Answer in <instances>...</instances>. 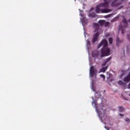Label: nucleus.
<instances>
[{"label": "nucleus", "instance_id": "nucleus-1", "mask_svg": "<svg viewBox=\"0 0 130 130\" xmlns=\"http://www.w3.org/2000/svg\"><path fill=\"white\" fill-rule=\"evenodd\" d=\"M107 45H108L107 40L105 39L103 40L98 46V49H99L101 46H103V48L101 49V55H100V52L99 51H95L92 53V57L98 58V59H101V58L104 57V56L110 55V49L108 48Z\"/></svg>", "mask_w": 130, "mask_h": 130}, {"label": "nucleus", "instance_id": "nucleus-2", "mask_svg": "<svg viewBox=\"0 0 130 130\" xmlns=\"http://www.w3.org/2000/svg\"><path fill=\"white\" fill-rule=\"evenodd\" d=\"M111 0H104V3H102L98 5L95 8V12L98 14L110 13L112 11L111 9L108 8H105L101 9L100 8H109V4H110Z\"/></svg>", "mask_w": 130, "mask_h": 130}, {"label": "nucleus", "instance_id": "nucleus-3", "mask_svg": "<svg viewBox=\"0 0 130 130\" xmlns=\"http://www.w3.org/2000/svg\"><path fill=\"white\" fill-rule=\"evenodd\" d=\"M93 28L95 29L94 32H97L95 34H94L93 36L92 39V43H95L97 40H98V37H99V29L100 28V26L98 23H93Z\"/></svg>", "mask_w": 130, "mask_h": 130}, {"label": "nucleus", "instance_id": "nucleus-4", "mask_svg": "<svg viewBox=\"0 0 130 130\" xmlns=\"http://www.w3.org/2000/svg\"><path fill=\"white\" fill-rule=\"evenodd\" d=\"M92 105L94 107H95L96 111H97V112H101V111L103 110V108H104V106L102 105V104H101L98 106L97 102H95L94 101H93Z\"/></svg>", "mask_w": 130, "mask_h": 130}, {"label": "nucleus", "instance_id": "nucleus-5", "mask_svg": "<svg viewBox=\"0 0 130 130\" xmlns=\"http://www.w3.org/2000/svg\"><path fill=\"white\" fill-rule=\"evenodd\" d=\"M122 22L124 24V26H121V25H120L119 28L121 30L122 34H124V30H125V28H127L128 24H127L126 19H125L124 17L123 18Z\"/></svg>", "mask_w": 130, "mask_h": 130}, {"label": "nucleus", "instance_id": "nucleus-6", "mask_svg": "<svg viewBox=\"0 0 130 130\" xmlns=\"http://www.w3.org/2000/svg\"><path fill=\"white\" fill-rule=\"evenodd\" d=\"M89 74L91 76V77H94L96 74V70L94 69V67L91 66L90 68V71H89Z\"/></svg>", "mask_w": 130, "mask_h": 130}, {"label": "nucleus", "instance_id": "nucleus-7", "mask_svg": "<svg viewBox=\"0 0 130 130\" xmlns=\"http://www.w3.org/2000/svg\"><path fill=\"white\" fill-rule=\"evenodd\" d=\"M123 81L125 82V83H129V82H130V73L127 76L124 78Z\"/></svg>", "mask_w": 130, "mask_h": 130}, {"label": "nucleus", "instance_id": "nucleus-8", "mask_svg": "<svg viewBox=\"0 0 130 130\" xmlns=\"http://www.w3.org/2000/svg\"><path fill=\"white\" fill-rule=\"evenodd\" d=\"M118 84L122 87H125V83L122 82L121 80H120L118 82Z\"/></svg>", "mask_w": 130, "mask_h": 130}, {"label": "nucleus", "instance_id": "nucleus-9", "mask_svg": "<svg viewBox=\"0 0 130 130\" xmlns=\"http://www.w3.org/2000/svg\"><path fill=\"white\" fill-rule=\"evenodd\" d=\"M99 25H100V26H103V25H104V23H105V20H100L99 22H98Z\"/></svg>", "mask_w": 130, "mask_h": 130}, {"label": "nucleus", "instance_id": "nucleus-10", "mask_svg": "<svg viewBox=\"0 0 130 130\" xmlns=\"http://www.w3.org/2000/svg\"><path fill=\"white\" fill-rule=\"evenodd\" d=\"M89 16L92 18H95L96 17V14L94 12L90 13L89 14Z\"/></svg>", "mask_w": 130, "mask_h": 130}, {"label": "nucleus", "instance_id": "nucleus-11", "mask_svg": "<svg viewBox=\"0 0 130 130\" xmlns=\"http://www.w3.org/2000/svg\"><path fill=\"white\" fill-rule=\"evenodd\" d=\"M118 109L119 112H123V111H124V108L123 107H118Z\"/></svg>", "mask_w": 130, "mask_h": 130}, {"label": "nucleus", "instance_id": "nucleus-12", "mask_svg": "<svg viewBox=\"0 0 130 130\" xmlns=\"http://www.w3.org/2000/svg\"><path fill=\"white\" fill-rule=\"evenodd\" d=\"M119 5L120 4H116V2H114V3H112L111 4V6L112 7H118V6H119Z\"/></svg>", "mask_w": 130, "mask_h": 130}, {"label": "nucleus", "instance_id": "nucleus-13", "mask_svg": "<svg viewBox=\"0 0 130 130\" xmlns=\"http://www.w3.org/2000/svg\"><path fill=\"white\" fill-rule=\"evenodd\" d=\"M105 27H109L110 26V23L109 22L105 21L104 23Z\"/></svg>", "mask_w": 130, "mask_h": 130}, {"label": "nucleus", "instance_id": "nucleus-14", "mask_svg": "<svg viewBox=\"0 0 130 130\" xmlns=\"http://www.w3.org/2000/svg\"><path fill=\"white\" fill-rule=\"evenodd\" d=\"M108 68V67H103L101 69V72H103V73H105V72L106 71V70H107Z\"/></svg>", "mask_w": 130, "mask_h": 130}, {"label": "nucleus", "instance_id": "nucleus-15", "mask_svg": "<svg viewBox=\"0 0 130 130\" xmlns=\"http://www.w3.org/2000/svg\"><path fill=\"white\" fill-rule=\"evenodd\" d=\"M119 42H121V41H120V40H119V38H118V37H116V44L117 45H118V43H119Z\"/></svg>", "mask_w": 130, "mask_h": 130}, {"label": "nucleus", "instance_id": "nucleus-16", "mask_svg": "<svg viewBox=\"0 0 130 130\" xmlns=\"http://www.w3.org/2000/svg\"><path fill=\"white\" fill-rule=\"evenodd\" d=\"M113 41V39H112V38H109V42L110 44H112Z\"/></svg>", "mask_w": 130, "mask_h": 130}, {"label": "nucleus", "instance_id": "nucleus-17", "mask_svg": "<svg viewBox=\"0 0 130 130\" xmlns=\"http://www.w3.org/2000/svg\"><path fill=\"white\" fill-rule=\"evenodd\" d=\"M111 59V57H109L108 58L106 59V60H105V61H106V62H108V61H109Z\"/></svg>", "mask_w": 130, "mask_h": 130}, {"label": "nucleus", "instance_id": "nucleus-18", "mask_svg": "<svg viewBox=\"0 0 130 130\" xmlns=\"http://www.w3.org/2000/svg\"><path fill=\"white\" fill-rule=\"evenodd\" d=\"M107 63L106 62V61H105L104 62H103V63L102 64V67H105V66H106Z\"/></svg>", "mask_w": 130, "mask_h": 130}, {"label": "nucleus", "instance_id": "nucleus-19", "mask_svg": "<svg viewBox=\"0 0 130 130\" xmlns=\"http://www.w3.org/2000/svg\"><path fill=\"white\" fill-rule=\"evenodd\" d=\"M100 76H101V77L102 78H103L104 80H105V75H103V74H101Z\"/></svg>", "mask_w": 130, "mask_h": 130}, {"label": "nucleus", "instance_id": "nucleus-20", "mask_svg": "<svg viewBox=\"0 0 130 130\" xmlns=\"http://www.w3.org/2000/svg\"><path fill=\"white\" fill-rule=\"evenodd\" d=\"M91 44V43H90V41H89V40H87V46L90 45Z\"/></svg>", "mask_w": 130, "mask_h": 130}, {"label": "nucleus", "instance_id": "nucleus-21", "mask_svg": "<svg viewBox=\"0 0 130 130\" xmlns=\"http://www.w3.org/2000/svg\"><path fill=\"white\" fill-rule=\"evenodd\" d=\"M125 121H126L127 122H128V121H130V119H128V118H126L125 119Z\"/></svg>", "mask_w": 130, "mask_h": 130}, {"label": "nucleus", "instance_id": "nucleus-22", "mask_svg": "<svg viewBox=\"0 0 130 130\" xmlns=\"http://www.w3.org/2000/svg\"><path fill=\"white\" fill-rule=\"evenodd\" d=\"M119 115H120V116H123V114H119Z\"/></svg>", "mask_w": 130, "mask_h": 130}, {"label": "nucleus", "instance_id": "nucleus-23", "mask_svg": "<svg viewBox=\"0 0 130 130\" xmlns=\"http://www.w3.org/2000/svg\"><path fill=\"white\" fill-rule=\"evenodd\" d=\"M128 89H130V83H129V84L128 85Z\"/></svg>", "mask_w": 130, "mask_h": 130}, {"label": "nucleus", "instance_id": "nucleus-24", "mask_svg": "<svg viewBox=\"0 0 130 130\" xmlns=\"http://www.w3.org/2000/svg\"><path fill=\"white\" fill-rule=\"evenodd\" d=\"M105 128H106V129L109 130V128H107V127H106V126H105Z\"/></svg>", "mask_w": 130, "mask_h": 130}, {"label": "nucleus", "instance_id": "nucleus-25", "mask_svg": "<svg viewBox=\"0 0 130 130\" xmlns=\"http://www.w3.org/2000/svg\"><path fill=\"white\" fill-rule=\"evenodd\" d=\"M122 76H123V75L121 74L120 76V78H121L122 77Z\"/></svg>", "mask_w": 130, "mask_h": 130}, {"label": "nucleus", "instance_id": "nucleus-26", "mask_svg": "<svg viewBox=\"0 0 130 130\" xmlns=\"http://www.w3.org/2000/svg\"><path fill=\"white\" fill-rule=\"evenodd\" d=\"M80 16H82L83 15L82 14H80Z\"/></svg>", "mask_w": 130, "mask_h": 130}, {"label": "nucleus", "instance_id": "nucleus-27", "mask_svg": "<svg viewBox=\"0 0 130 130\" xmlns=\"http://www.w3.org/2000/svg\"><path fill=\"white\" fill-rule=\"evenodd\" d=\"M129 96H130V94H129Z\"/></svg>", "mask_w": 130, "mask_h": 130}]
</instances>
